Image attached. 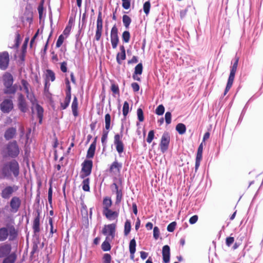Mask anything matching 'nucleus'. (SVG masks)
<instances>
[{
	"label": "nucleus",
	"instance_id": "obj_1",
	"mask_svg": "<svg viewBox=\"0 0 263 263\" xmlns=\"http://www.w3.org/2000/svg\"><path fill=\"white\" fill-rule=\"evenodd\" d=\"M20 174V165L15 159L4 162L0 166V179H12Z\"/></svg>",
	"mask_w": 263,
	"mask_h": 263
},
{
	"label": "nucleus",
	"instance_id": "obj_2",
	"mask_svg": "<svg viewBox=\"0 0 263 263\" xmlns=\"http://www.w3.org/2000/svg\"><path fill=\"white\" fill-rule=\"evenodd\" d=\"M12 246L9 243L0 244V258H4L3 263H14L16 259L15 252L11 253Z\"/></svg>",
	"mask_w": 263,
	"mask_h": 263
},
{
	"label": "nucleus",
	"instance_id": "obj_3",
	"mask_svg": "<svg viewBox=\"0 0 263 263\" xmlns=\"http://www.w3.org/2000/svg\"><path fill=\"white\" fill-rule=\"evenodd\" d=\"M20 149L16 141L9 142L3 149L2 154L4 157L15 158L18 155Z\"/></svg>",
	"mask_w": 263,
	"mask_h": 263
},
{
	"label": "nucleus",
	"instance_id": "obj_4",
	"mask_svg": "<svg viewBox=\"0 0 263 263\" xmlns=\"http://www.w3.org/2000/svg\"><path fill=\"white\" fill-rule=\"evenodd\" d=\"M92 167V161L90 160H85L82 164V170L80 177L84 179L90 175Z\"/></svg>",
	"mask_w": 263,
	"mask_h": 263
},
{
	"label": "nucleus",
	"instance_id": "obj_5",
	"mask_svg": "<svg viewBox=\"0 0 263 263\" xmlns=\"http://www.w3.org/2000/svg\"><path fill=\"white\" fill-rule=\"evenodd\" d=\"M116 224L114 223L105 225L102 229V234L106 236V240H112L115 236Z\"/></svg>",
	"mask_w": 263,
	"mask_h": 263
},
{
	"label": "nucleus",
	"instance_id": "obj_6",
	"mask_svg": "<svg viewBox=\"0 0 263 263\" xmlns=\"http://www.w3.org/2000/svg\"><path fill=\"white\" fill-rule=\"evenodd\" d=\"M17 190L18 187L16 185H7L2 190L1 196L3 199H8Z\"/></svg>",
	"mask_w": 263,
	"mask_h": 263
},
{
	"label": "nucleus",
	"instance_id": "obj_7",
	"mask_svg": "<svg viewBox=\"0 0 263 263\" xmlns=\"http://www.w3.org/2000/svg\"><path fill=\"white\" fill-rule=\"evenodd\" d=\"M30 101L32 105L31 107L32 111L33 112L34 110L36 111L37 117L39 119V123H41L43 117L44 109L42 106L37 103V101L35 98L31 99Z\"/></svg>",
	"mask_w": 263,
	"mask_h": 263
},
{
	"label": "nucleus",
	"instance_id": "obj_8",
	"mask_svg": "<svg viewBox=\"0 0 263 263\" xmlns=\"http://www.w3.org/2000/svg\"><path fill=\"white\" fill-rule=\"evenodd\" d=\"M118 30L116 25H114L111 30L110 32V41L113 49H116L119 42L118 36Z\"/></svg>",
	"mask_w": 263,
	"mask_h": 263
},
{
	"label": "nucleus",
	"instance_id": "obj_9",
	"mask_svg": "<svg viewBox=\"0 0 263 263\" xmlns=\"http://www.w3.org/2000/svg\"><path fill=\"white\" fill-rule=\"evenodd\" d=\"M122 135L117 134L114 136V144L116 146V150L120 155L124 151V144L122 141Z\"/></svg>",
	"mask_w": 263,
	"mask_h": 263
},
{
	"label": "nucleus",
	"instance_id": "obj_10",
	"mask_svg": "<svg viewBox=\"0 0 263 263\" xmlns=\"http://www.w3.org/2000/svg\"><path fill=\"white\" fill-rule=\"evenodd\" d=\"M10 211L12 213H15L18 212L21 205V200L16 196L13 197L10 201Z\"/></svg>",
	"mask_w": 263,
	"mask_h": 263
},
{
	"label": "nucleus",
	"instance_id": "obj_11",
	"mask_svg": "<svg viewBox=\"0 0 263 263\" xmlns=\"http://www.w3.org/2000/svg\"><path fill=\"white\" fill-rule=\"evenodd\" d=\"M170 141V136L168 133H164L161 138L160 147L162 153L165 152L168 149Z\"/></svg>",
	"mask_w": 263,
	"mask_h": 263
},
{
	"label": "nucleus",
	"instance_id": "obj_12",
	"mask_svg": "<svg viewBox=\"0 0 263 263\" xmlns=\"http://www.w3.org/2000/svg\"><path fill=\"white\" fill-rule=\"evenodd\" d=\"M9 63V55L7 51L0 53V69L5 70L7 68Z\"/></svg>",
	"mask_w": 263,
	"mask_h": 263
},
{
	"label": "nucleus",
	"instance_id": "obj_13",
	"mask_svg": "<svg viewBox=\"0 0 263 263\" xmlns=\"http://www.w3.org/2000/svg\"><path fill=\"white\" fill-rule=\"evenodd\" d=\"M1 110L4 113H9L13 108V104L11 99H5L0 104Z\"/></svg>",
	"mask_w": 263,
	"mask_h": 263
},
{
	"label": "nucleus",
	"instance_id": "obj_14",
	"mask_svg": "<svg viewBox=\"0 0 263 263\" xmlns=\"http://www.w3.org/2000/svg\"><path fill=\"white\" fill-rule=\"evenodd\" d=\"M18 106L19 109L23 112H26L27 110V104L24 96L18 93Z\"/></svg>",
	"mask_w": 263,
	"mask_h": 263
},
{
	"label": "nucleus",
	"instance_id": "obj_15",
	"mask_svg": "<svg viewBox=\"0 0 263 263\" xmlns=\"http://www.w3.org/2000/svg\"><path fill=\"white\" fill-rule=\"evenodd\" d=\"M4 86H10L13 85V78L11 74L8 72L5 73L3 77Z\"/></svg>",
	"mask_w": 263,
	"mask_h": 263
},
{
	"label": "nucleus",
	"instance_id": "obj_16",
	"mask_svg": "<svg viewBox=\"0 0 263 263\" xmlns=\"http://www.w3.org/2000/svg\"><path fill=\"white\" fill-rule=\"evenodd\" d=\"M163 260L165 263H168L170 259V248L167 245H165L162 248Z\"/></svg>",
	"mask_w": 263,
	"mask_h": 263
},
{
	"label": "nucleus",
	"instance_id": "obj_17",
	"mask_svg": "<svg viewBox=\"0 0 263 263\" xmlns=\"http://www.w3.org/2000/svg\"><path fill=\"white\" fill-rule=\"evenodd\" d=\"M103 214L109 220H114L118 216V213L110 209L103 211Z\"/></svg>",
	"mask_w": 263,
	"mask_h": 263
},
{
	"label": "nucleus",
	"instance_id": "obj_18",
	"mask_svg": "<svg viewBox=\"0 0 263 263\" xmlns=\"http://www.w3.org/2000/svg\"><path fill=\"white\" fill-rule=\"evenodd\" d=\"M17 89L16 84L12 85L10 86H5L4 92L7 95H14Z\"/></svg>",
	"mask_w": 263,
	"mask_h": 263
},
{
	"label": "nucleus",
	"instance_id": "obj_19",
	"mask_svg": "<svg viewBox=\"0 0 263 263\" xmlns=\"http://www.w3.org/2000/svg\"><path fill=\"white\" fill-rule=\"evenodd\" d=\"M21 86H20V88L21 90L24 91L27 95V97L29 98V84L25 80H22L21 81Z\"/></svg>",
	"mask_w": 263,
	"mask_h": 263
},
{
	"label": "nucleus",
	"instance_id": "obj_20",
	"mask_svg": "<svg viewBox=\"0 0 263 263\" xmlns=\"http://www.w3.org/2000/svg\"><path fill=\"white\" fill-rule=\"evenodd\" d=\"M96 142H93L90 145L87 153L86 157L87 158H92L93 157L96 150Z\"/></svg>",
	"mask_w": 263,
	"mask_h": 263
},
{
	"label": "nucleus",
	"instance_id": "obj_21",
	"mask_svg": "<svg viewBox=\"0 0 263 263\" xmlns=\"http://www.w3.org/2000/svg\"><path fill=\"white\" fill-rule=\"evenodd\" d=\"M40 217L39 215H38L34 219L33 222V226L32 228L33 229L34 233L35 234L38 233L40 231Z\"/></svg>",
	"mask_w": 263,
	"mask_h": 263
},
{
	"label": "nucleus",
	"instance_id": "obj_22",
	"mask_svg": "<svg viewBox=\"0 0 263 263\" xmlns=\"http://www.w3.org/2000/svg\"><path fill=\"white\" fill-rule=\"evenodd\" d=\"M16 134V130L14 128H8L5 133L4 137L6 140H9L13 138Z\"/></svg>",
	"mask_w": 263,
	"mask_h": 263
},
{
	"label": "nucleus",
	"instance_id": "obj_23",
	"mask_svg": "<svg viewBox=\"0 0 263 263\" xmlns=\"http://www.w3.org/2000/svg\"><path fill=\"white\" fill-rule=\"evenodd\" d=\"M122 167V163H119L117 161H115L110 167V171L117 173L120 172V170Z\"/></svg>",
	"mask_w": 263,
	"mask_h": 263
},
{
	"label": "nucleus",
	"instance_id": "obj_24",
	"mask_svg": "<svg viewBox=\"0 0 263 263\" xmlns=\"http://www.w3.org/2000/svg\"><path fill=\"white\" fill-rule=\"evenodd\" d=\"M78 102L76 97H74L71 104V109L73 116L77 117L78 115Z\"/></svg>",
	"mask_w": 263,
	"mask_h": 263
},
{
	"label": "nucleus",
	"instance_id": "obj_25",
	"mask_svg": "<svg viewBox=\"0 0 263 263\" xmlns=\"http://www.w3.org/2000/svg\"><path fill=\"white\" fill-rule=\"evenodd\" d=\"M8 230L7 228H2L0 229V241L6 240L8 236Z\"/></svg>",
	"mask_w": 263,
	"mask_h": 263
},
{
	"label": "nucleus",
	"instance_id": "obj_26",
	"mask_svg": "<svg viewBox=\"0 0 263 263\" xmlns=\"http://www.w3.org/2000/svg\"><path fill=\"white\" fill-rule=\"evenodd\" d=\"M103 211L110 209V208L112 205V201L111 199L107 197L104 198L103 201Z\"/></svg>",
	"mask_w": 263,
	"mask_h": 263
},
{
	"label": "nucleus",
	"instance_id": "obj_27",
	"mask_svg": "<svg viewBox=\"0 0 263 263\" xmlns=\"http://www.w3.org/2000/svg\"><path fill=\"white\" fill-rule=\"evenodd\" d=\"M45 75L46 82L48 81L53 82L55 80V74L51 70L47 69L46 71Z\"/></svg>",
	"mask_w": 263,
	"mask_h": 263
},
{
	"label": "nucleus",
	"instance_id": "obj_28",
	"mask_svg": "<svg viewBox=\"0 0 263 263\" xmlns=\"http://www.w3.org/2000/svg\"><path fill=\"white\" fill-rule=\"evenodd\" d=\"M71 100V96L66 95L65 98L63 102H61V108L65 109L69 106Z\"/></svg>",
	"mask_w": 263,
	"mask_h": 263
},
{
	"label": "nucleus",
	"instance_id": "obj_29",
	"mask_svg": "<svg viewBox=\"0 0 263 263\" xmlns=\"http://www.w3.org/2000/svg\"><path fill=\"white\" fill-rule=\"evenodd\" d=\"M176 129L179 134L182 135L185 133L186 127L184 124L179 123L177 125Z\"/></svg>",
	"mask_w": 263,
	"mask_h": 263
},
{
	"label": "nucleus",
	"instance_id": "obj_30",
	"mask_svg": "<svg viewBox=\"0 0 263 263\" xmlns=\"http://www.w3.org/2000/svg\"><path fill=\"white\" fill-rule=\"evenodd\" d=\"M82 182V189L84 191H89V179L88 178L83 179Z\"/></svg>",
	"mask_w": 263,
	"mask_h": 263
},
{
	"label": "nucleus",
	"instance_id": "obj_31",
	"mask_svg": "<svg viewBox=\"0 0 263 263\" xmlns=\"http://www.w3.org/2000/svg\"><path fill=\"white\" fill-rule=\"evenodd\" d=\"M131 230V223L129 220H127L124 224V233L125 236H127L130 232Z\"/></svg>",
	"mask_w": 263,
	"mask_h": 263
},
{
	"label": "nucleus",
	"instance_id": "obj_32",
	"mask_svg": "<svg viewBox=\"0 0 263 263\" xmlns=\"http://www.w3.org/2000/svg\"><path fill=\"white\" fill-rule=\"evenodd\" d=\"M115 193L116 194V204H118L121 202L123 198L122 191L120 189V190L116 191Z\"/></svg>",
	"mask_w": 263,
	"mask_h": 263
},
{
	"label": "nucleus",
	"instance_id": "obj_33",
	"mask_svg": "<svg viewBox=\"0 0 263 263\" xmlns=\"http://www.w3.org/2000/svg\"><path fill=\"white\" fill-rule=\"evenodd\" d=\"M110 240H105V241H104L102 244V246H101V248H102V249L104 251H109L111 249V246H110V245L109 242Z\"/></svg>",
	"mask_w": 263,
	"mask_h": 263
},
{
	"label": "nucleus",
	"instance_id": "obj_34",
	"mask_svg": "<svg viewBox=\"0 0 263 263\" xmlns=\"http://www.w3.org/2000/svg\"><path fill=\"white\" fill-rule=\"evenodd\" d=\"M111 117L109 114H107L105 116V128L108 130L110 128Z\"/></svg>",
	"mask_w": 263,
	"mask_h": 263
},
{
	"label": "nucleus",
	"instance_id": "obj_35",
	"mask_svg": "<svg viewBox=\"0 0 263 263\" xmlns=\"http://www.w3.org/2000/svg\"><path fill=\"white\" fill-rule=\"evenodd\" d=\"M123 23L125 27L128 28L131 23L130 18L128 15H124L123 16Z\"/></svg>",
	"mask_w": 263,
	"mask_h": 263
},
{
	"label": "nucleus",
	"instance_id": "obj_36",
	"mask_svg": "<svg viewBox=\"0 0 263 263\" xmlns=\"http://www.w3.org/2000/svg\"><path fill=\"white\" fill-rule=\"evenodd\" d=\"M126 58V53H118L117 55V62L119 64H121V60H124Z\"/></svg>",
	"mask_w": 263,
	"mask_h": 263
},
{
	"label": "nucleus",
	"instance_id": "obj_37",
	"mask_svg": "<svg viewBox=\"0 0 263 263\" xmlns=\"http://www.w3.org/2000/svg\"><path fill=\"white\" fill-rule=\"evenodd\" d=\"M130 33L128 31H125L122 33V40L123 42L128 43L130 39Z\"/></svg>",
	"mask_w": 263,
	"mask_h": 263
},
{
	"label": "nucleus",
	"instance_id": "obj_38",
	"mask_svg": "<svg viewBox=\"0 0 263 263\" xmlns=\"http://www.w3.org/2000/svg\"><path fill=\"white\" fill-rule=\"evenodd\" d=\"M143 70V66L141 63L138 64L135 68V74H141Z\"/></svg>",
	"mask_w": 263,
	"mask_h": 263
},
{
	"label": "nucleus",
	"instance_id": "obj_39",
	"mask_svg": "<svg viewBox=\"0 0 263 263\" xmlns=\"http://www.w3.org/2000/svg\"><path fill=\"white\" fill-rule=\"evenodd\" d=\"M136 242L134 238L130 241L129 249V252H136Z\"/></svg>",
	"mask_w": 263,
	"mask_h": 263
},
{
	"label": "nucleus",
	"instance_id": "obj_40",
	"mask_svg": "<svg viewBox=\"0 0 263 263\" xmlns=\"http://www.w3.org/2000/svg\"><path fill=\"white\" fill-rule=\"evenodd\" d=\"M129 112V104L127 102H124L123 106V115L125 117Z\"/></svg>",
	"mask_w": 263,
	"mask_h": 263
},
{
	"label": "nucleus",
	"instance_id": "obj_41",
	"mask_svg": "<svg viewBox=\"0 0 263 263\" xmlns=\"http://www.w3.org/2000/svg\"><path fill=\"white\" fill-rule=\"evenodd\" d=\"M108 132L104 131L103 133V135L101 137V142L102 143V145L104 147H105L106 146L107 136H108Z\"/></svg>",
	"mask_w": 263,
	"mask_h": 263
},
{
	"label": "nucleus",
	"instance_id": "obj_42",
	"mask_svg": "<svg viewBox=\"0 0 263 263\" xmlns=\"http://www.w3.org/2000/svg\"><path fill=\"white\" fill-rule=\"evenodd\" d=\"M150 7L151 4L149 1L146 2L143 5V10L146 15L149 12Z\"/></svg>",
	"mask_w": 263,
	"mask_h": 263
},
{
	"label": "nucleus",
	"instance_id": "obj_43",
	"mask_svg": "<svg viewBox=\"0 0 263 263\" xmlns=\"http://www.w3.org/2000/svg\"><path fill=\"white\" fill-rule=\"evenodd\" d=\"M164 110V107L162 105H159L156 109V114L158 115H162Z\"/></svg>",
	"mask_w": 263,
	"mask_h": 263
},
{
	"label": "nucleus",
	"instance_id": "obj_44",
	"mask_svg": "<svg viewBox=\"0 0 263 263\" xmlns=\"http://www.w3.org/2000/svg\"><path fill=\"white\" fill-rule=\"evenodd\" d=\"M137 116L138 120L140 122H142L144 120L143 112L141 108H138L137 109Z\"/></svg>",
	"mask_w": 263,
	"mask_h": 263
},
{
	"label": "nucleus",
	"instance_id": "obj_45",
	"mask_svg": "<svg viewBox=\"0 0 263 263\" xmlns=\"http://www.w3.org/2000/svg\"><path fill=\"white\" fill-rule=\"evenodd\" d=\"M154 138V131L152 130L148 132L146 141L148 143H151Z\"/></svg>",
	"mask_w": 263,
	"mask_h": 263
},
{
	"label": "nucleus",
	"instance_id": "obj_46",
	"mask_svg": "<svg viewBox=\"0 0 263 263\" xmlns=\"http://www.w3.org/2000/svg\"><path fill=\"white\" fill-rule=\"evenodd\" d=\"M111 257L110 254L106 253L103 257V263H110Z\"/></svg>",
	"mask_w": 263,
	"mask_h": 263
},
{
	"label": "nucleus",
	"instance_id": "obj_47",
	"mask_svg": "<svg viewBox=\"0 0 263 263\" xmlns=\"http://www.w3.org/2000/svg\"><path fill=\"white\" fill-rule=\"evenodd\" d=\"M238 59H236L234 63H233V65L232 67H231L230 73H235L237 66H238Z\"/></svg>",
	"mask_w": 263,
	"mask_h": 263
},
{
	"label": "nucleus",
	"instance_id": "obj_48",
	"mask_svg": "<svg viewBox=\"0 0 263 263\" xmlns=\"http://www.w3.org/2000/svg\"><path fill=\"white\" fill-rule=\"evenodd\" d=\"M122 7L125 9H128L130 6V0H122Z\"/></svg>",
	"mask_w": 263,
	"mask_h": 263
},
{
	"label": "nucleus",
	"instance_id": "obj_49",
	"mask_svg": "<svg viewBox=\"0 0 263 263\" xmlns=\"http://www.w3.org/2000/svg\"><path fill=\"white\" fill-rule=\"evenodd\" d=\"M172 115L170 112H166L165 115V122L167 124H169L171 122Z\"/></svg>",
	"mask_w": 263,
	"mask_h": 263
},
{
	"label": "nucleus",
	"instance_id": "obj_50",
	"mask_svg": "<svg viewBox=\"0 0 263 263\" xmlns=\"http://www.w3.org/2000/svg\"><path fill=\"white\" fill-rule=\"evenodd\" d=\"M160 234L159 229L157 227H155L153 230V236L154 238L158 239Z\"/></svg>",
	"mask_w": 263,
	"mask_h": 263
},
{
	"label": "nucleus",
	"instance_id": "obj_51",
	"mask_svg": "<svg viewBox=\"0 0 263 263\" xmlns=\"http://www.w3.org/2000/svg\"><path fill=\"white\" fill-rule=\"evenodd\" d=\"M235 73H230L228 79L227 84L230 86H232Z\"/></svg>",
	"mask_w": 263,
	"mask_h": 263
},
{
	"label": "nucleus",
	"instance_id": "obj_52",
	"mask_svg": "<svg viewBox=\"0 0 263 263\" xmlns=\"http://www.w3.org/2000/svg\"><path fill=\"white\" fill-rule=\"evenodd\" d=\"M176 226V222H172L171 223H170L167 227V230L168 232H172L174 231L175 227Z\"/></svg>",
	"mask_w": 263,
	"mask_h": 263
},
{
	"label": "nucleus",
	"instance_id": "obj_53",
	"mask_svg": "<svg viewBox=\"0 0 263 263\" xmlns=\"http://www.w3.org/2000/svg\"><path fill=\"white\" fill-rule=\"evenodd\" d=\"M64 39V37L63 36V35H60L59 36V37L58 39V40L57 41V43H56V47H57L59 48L62 45V44L63 43Z\"/></svg>",
	"mask_w": 263,
	"mask_h": 263
},
{
	"label": "nucleus",
	"instance_id": "obj_54",
	"mask_svg": "<svg viewBox=\"0 0 263 263\" xmlns=\"http://www.w3.org/2000/svg\"><path fill=\"white\" fill-rule=\"evenodd\" d=\"M49 223L50 226V234L52 235L54 233L57 232V229H53V221L51 218H49Z\"/></svg>",
	"mask_w": 263,
	"mask_h": 263
},
{
	"label": "nucleus",
	"instance_id": "obj_55",
	"mask_svg": "<svg viewBox=\"0 0 263 263\" xmlns=\"http://www.w3.org/2000/svg\"><path fill=\"white\" fill-rule=\"evenodd\" d=\"M102 30H96L95 34V39L97 41H99L102 35Z\"/></svg>",
	"mask_w": 263,
	"mask_h": 263
},
{
	"label": "nucleus",
	"instance_id": "obj_56",
	"mask_svg": "<svg viewBox=\"0 0 263 263\" xmlns=\"http://www.w3.org/2000/svg\"><path fill=\"white\" fill-rule=\"evenodd\" d=\"M198 218L197 215H194L190 218L189 222L192 224H194L197 221Z\"/></svg>",
	"mask_w": 263,
	"mask_h": 263
},
{
	"label": "nucleus",
	"instance_id": "obj_57",
	"mask_svg": "<svg viewBox=\"0 0 263 263\" xmlns=\"http://www.w3.org/2000/svg\"><path fill=\"white\" fill-rule=\"evenodd\" d=\"M234 241V238L232 237H229L226 239V245L230 247Z\"/></svg>",
	"mask_w": 263,
	"mask_h": 263
},
{
	"label": "nucleus",
	"instance_id": "obj_58",
	"mask_svg": "<svg viewBox=\"0 0 263 263\" xmlns=\"http://www.w3.org/2000/svg\"><path fill=\"white\" fill-rule=\"evenodd\" d=\"M52 188L50 187L48 190V199L49 203H51L52 202Z\"/></svg>",
	"mask_w": 263,
	"mask_h": 263
},
{
	"label": "nucleus",
	"instance_id": "obj_59",
	"mask_svg": "<svg viewBox=\"0 0 263 263\" xmlns=\"http://www.w3.org/2000/svg\"><path fill=\"white\" fill-rule=\"evenodd\" d=\"M61 70L63 72H66L67 70V63L65 62H63L61 64Z\"/></svg>",
	"mask_w": 263,
	"mask_h": 263
},
{
	"label": "nucleus",
	"instance_id": "obj_60",
	"mask_svg": "<svg viewBox=\"0 0 263 263\" xmlns=\"http://www.w3.org/2000/svg\"><path fill=\"white\" fill-rule=\"evenodd\" d=\"M132 87L135 92L138 91L139 90V85L137 83H133L132 84Z\"/></svg>",
	"mask_w": 263,
	"mask_h": 263
},
{
	"label": "nucleus",
	"instance_id": "obj_61",
	"mask_svg": "<svg viewBox=\"0 0 263 263\" xmlns=\"http://www.w3.org/2000/svg\"><path fill=\"white\" fill-rule=\"evenodd\" d=\"M111 89L112 91L115 93H117L119 92L118 86L115 84H112L111 85Z\"/></svg>",
	"mask_w": 263,
	"mask_h": 263
},
{
	"label": "nucleus",
	"instance_id": "obj_62",
	"mask_svg": "<svg viewBox=\"0 0 263 263\" xmlns=\"http://www.w3.org/2000/svg\"><path fill=\"white\" fill-rule=\"evenodd\" d=\"M138 58L136 56H133L132 59L128 61V63L129 64H133V63H137L138 62Z\"/></svg>",
	"mask_w": 263,
	"mask_h": 263
},
{
	"label": "nucleus",
	"instance_id": "obj_63",
	"mask_svg": "<svg viewBox=\"0 0 263 263\" xmlns=\"http://www.w3.org/2000/svg\"><path fill=\"white\" fill-rule=\"evenodd\" d=\"M148 256V253L144 252V251H141L140 252V257L141 259L143 260L145 259Z\"/></svg>",
	"mask_w": 263,
	"mask_h": 263
},
{
	"label": "nucleus",
	"instance_id": "obj_64",
	"mask_svg": "<svg viewBox=\"0 0 263 263\" xmlns=\"http://www.w3.org/2000/svg\"><path fill=\"white\" fill-rule=\"evenodd\" d=\"M103 29V22H97L96 30H102Z\"/></svg>",
	"mask_w": 263,
	"mask_h": 263
}]
</instances>
